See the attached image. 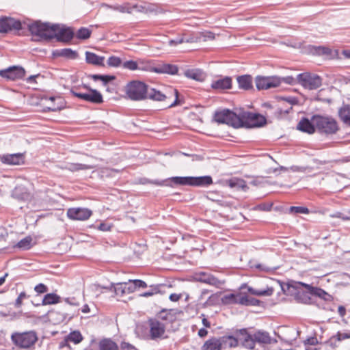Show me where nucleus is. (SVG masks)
I'll return each instance as SVG.
<instances>
[{"mask_svg":"<svg viewBox=\"0 0 350 350\" xmlns=\"http://www.w3.org/2000/svg\"><path fill=\"white\" fill-rule=\"evenodd\" d=\"M28 29L32 35L46 40L57 38L59 40L68 42L74 36L70 28L61 27L59 25L42 23L40 21L29 24Z\"/></svg>","mask_w":350,"mask_h":350,"instance_id":"nucleus-1","label":"nucleus"},{"mask_svg":"<svg viewBox=\"0 0 350 350\" xmlns=\"http://www.w3.org/2000/svg\"><path fill=\"white\" fill-rule=\"evenodd\" d=\"M124 92L126 98L131 100H144L147 99L148 85L141 81L133 80L124 87Z\"/></svg>","mask_w":350,"mask_h":350,"instance_id":"nucleus-2","label":"nucleus"},{"mask_svg":"<svg viewBox=\"0 0 350 350\" xmlns=\"http://www.w3.org/2000/svg\"><path fill=\"white\" fill-rule=\"evenodd\" d=\"M312 121L321 133L334 134L338 129L337 122L329 116L315 115L312 117Z\"/></svg>","mask_w":350,"mask_h":350,"instance_id":"nucleus-3","label":"nucleus"},{"mask_svg":"<svg viewBox=\"0 0 350 350\" xmlns=\"http://www.w3.org/2000/svg\"><path fill=\"white\" fill-rule=\"evenodd\" d=\"M12 342L21 349H29L38 340V336L34 331L25 332H15L11 336Z\"/></svg>","mask_w":350,"mask_h":350,"instance_id":"nucleus-4","label":"nucleus"},{"mask_svg":"<svg viewBox=\"0 0 350 350\" xmlns=\"http://www.w3.org/2000/svg\"><path fill=\"white\" fill-rule=\"evenodd\" d=\"M241 127L253 128L260 127L266 124V119L263 116L248 111H243L239 114Z\"/></svg>","mask_w":350,"mask_h":350,"instance_id":"nucleus-5","label":"nucleus"},{"mask_svg":"<svg viewBox=\"0 0 350 350\" xmlns=\"http://www.w3.org/2000/svg\"><path fill=\"white\" fill-rule=\"evenodd\" d=\"M214 119L215 122L221 124H226L234 128H240L239 114L237 115L229 109H223L215 113Z\"/></svg>","mask_w":350,"mask_h":350,"instance_id":"nucleus-6","label":"nucleus"},{"mask_svg":"<svg viewBox=\"0 0 350 350\" xmlns=\"http://www.w3.org/2000/svg\"><path fill=\"white\" fill-rule=\"evenodd\" d=\"M297 83L304 88L312 90L321 85L322 79L316 74L304 72L297 75Z\"/></svg>","mask_w":350,"mask_h":350,"instance_id":"nucleus-7","label":"nucleus"},{"mask_svg":"<svg viewBox=\"0 0 350 350\" xmlns=\"http://www.w3.org/2000/svg\"><path fill=\"white\" fill-rule=\"evenodd\" d=\"M193 280L217 288L221 287L224 284V281L219 280L212 273L201 271H197L193 274Z\"/></svg>","mask_w":350,"mask_h":350,"instance_id":"nucleus-8","label":"nucleus"},{"mask_svg":"<svg viewBox=\"0 0 350 350\" xmlns=\"http://www.w3.org/2000/svg\"><path fill=\"white\" fill-rule=\"evenodd\" d=\"M71 93L75 96L90 103L100 104L103 102L102 94L96 90L90 88L89 91L86 93L77 92L71 90Z\"/></svg>","mask_w":350,"mask_h":350,"instance_id":"nucleus-9","label":"nucleus"},{"mask_svg":"<svg viewBox=\"0 0 350 350\" xmlns=\"http://www.w3.org/2000/svg\"><path fill=\"white\" fill-rule=\"evenodd\" d=\"M255 83L256 88L258 90H268L279 86V79L277 76H257L255 79Z\"/></svg>","mask_w":350,"mask_h":350,"instance_id":"nucleus-10","label":"nucleus"},{"mask_svg":"<svg viewBox=\"0 0 350 350\" xmlns=\"http://www.w3.org/2000/svg\"><path fill=\"white\" fill-rule=\"evenodd\" d=\"M25 75V69L18 66H10L6 69L0 70V76L10 81L22 79Z\"/></svg>","mask_w":350,"mask_h":350,"instance_id":"nucleus-11","label":"nucleus"},{"mask_svg":"<svg viewBox=\"0 0 350 350\" xmlns=\"http://www.w3.org/2000/svg\"><path fill=\"white\" fill-rule=\"evenodd\" d=\"M92 214V211L87 208H70L67 211L68 217L72 220H87Z\"/></svg>","mask_w":350,"mask_h":350,"instance_id":"nucleus-12","label":"nucleus"},{"mask_svg":"<svg viewBox=\"0 0 350 350\" xmlns=\"http://www.w3.org/2000/svg\"><path fill=\"white\" fill-rule=\"evenodd\" d=\"M301 286H303L306 290H308V292L310 293V295H315L324 299H326L325 297L328 295V294L324 290L318 287H314L310 284L301 282H295L294 284L289 285V287H292L295 289H299Z\"/></svg>","mask_w":350,"mask_h":350,"instance_id":"nucleus-13","label":"nucleus"},{"mask_svg":"<svg viewBox=\"0 0 350 350\" xmlns=\"http://www.w3.org/2000/svg\"><path fill=\"white\" fill-rule=\"evenodd\" d=\"M21 28V23L10 17H0V32L4 33L12 29L18 30Z\"/></svg>","mask_w":350,"mask_h":350,"instance_id":"nucleus-14","label":"nucleus"},{"mask_svg":"<svg viewBox=\"0 0 350 350\" xmlns=\"http://www.w3.org/2000/svg\"><path fill=\"white\" fill-rule=\"evenodd\" d=\"M150 336L152 339L161 337L165 330V323L157 319L150 320Z\"/></svg>","mask_w":350,"mask_h":350,"instance_id":"nucleus-15","label":"nucleus"},{"mask_svg":"<svg viewBox=\"0 0 350 350\" xmlns=\"http://www.w3.org/2000/svg\"><path fill=\"white\" fill-rule=\"evenodd\" d=\"M184 75L188 79L197 81H204L206 77V73L200 68H191L184 71Z\"/></svg>","mask_w":350,"mask_h":350,"instance_id":"nucleus-16","label":"nucleus"},{"mask_svg":"<svg viewBox=\"0 0 350 350\" xmlns=\"http://www.w3.org/2000/svg\"><path fill=\"white\" fill-rule=\"evenodd\" d=\"M253 339L256 340V342L260 344H271L272 342H276L275 340H273L269 336L267 332L258 330L253 334Z\"/></svg>","mask_w":350,"mask_h":350,"instance_id":"nucleus-17","label":"nucleus"},{"mask_svg":"<svg viewBox=\"0 0 350 350\" xmlns=\"http://www.w3.org/2000/svg\"><path fill=\"white\" fill-rule=\"evenodd\" d=\"M211 86L213 89L218 90L230 89L232 86V79L229 77H225L224 78L215 80L212 82Z\"/></svg>","mask_w":350,"mask_h":350,"instance_id":"nucleus-18","label":"nucleus"},{"mask_svg":"<svg viewBox=\"0 0 350 350\" xmlns=\"http://www.w3.org/2000/svg\"><path fill=\"white\" fill-rule=\"evenodd\" d=\"M102 7L112 9L116 11H118L121 13H128L131 14L132 12L133 9H137L139 8L137 5H134L133 6L131 5L129 3H125L122 5H109L106 3H103Z\"/></svg>","mask_w":350,"mask_h":350,"instance_id":"nucleus-19","label":"nucleus"},{"mask_svg":"<svg viewBox=\"0 0 350 350\" xmlns=\"http://www.w3.org/2000/svg\"><path fill=\"white\" fill-rule=\"evenodd\" d=\"M1 161L8 165H19L23 161V155L21 153L5 154L2 156Z\"/></svg>","mask_w":350,"mask_h":350,"instance_id":"nucleus-20","label":"nucleus"},{"mask_svg":"<svg viewBox=\"0 0 350 350\" xmlns=\"http://www.w3.org/2000/svg\"><path fill=\"white\" fill-rule=\"evenodd\" d=\"M177 66L170 64H162L155 66L154 72L175 75L178 72Z\"/></svg>","mask_w":350,"mask_h":350,"instance_id":"nucleus-21","label":"nucleus"},{"mask_svg":"<svg viewBox=\"0 0 350 350\" xmlns=\"http://www.w3.org/2000/svg\"><path fill=\"white\" fill-rule=\"evenodd\" d=\"M12 196L13 198L20 200H28L31 197L27 189L22 185L16 186L13 190Z\"/></svg>","mask_w":350,"mask_h":350,"instance_id":"nucleus-22","label":"nucleus"},{"mask_svg":"<svg viewBox=\"0 0 350 350\" xmlns=\"http://www.w3.org/2000/svg\"><path fill=\"white\" fill-rule=\"evenodd\" d=\"M85 59L90 64L101 66H104L105 57L103 56H98L94 53L87 51L85 53Z\"/></svg>","mask_w":350,"mask_h":350,"instance_id":"nucleus-23","label":"nucleus"},{"mask_svg":"<svg viewBox=\"0 0 350 350\" xmlns=\"http://www.w3.org/2000/svg\"><path fill=\"white\" fill-rule=\"evenodd\" d=\"M315 124L306 118L302 119L297 125V129L301 131L312 134L315 131Z\"/></svg>","mask_w":350,"mask_h":350,"instance_id":"nucleus-24","label":"nucleus"},{"mask_svg":"<svg viewBox=\"0 0 350 350\" xmlns=\"http://www.w3.org/2000/svg\"><path fill=\"white\" fill-rule=\"evenodd\" d=\"M166 180L167 182L170 181L171 183H170V185L192 186V176H174Z\"/></svg>","mask_w":350,"mask_h":350,"instance_id":"nucleus-25","label":"nucleus"},{"mask_svg":"<svg viewBox=\"0 0 350 350\" xmlns=\"http://www.w3.org/2000/svg\"><path fill=\"white\" fill-rule=\"evenodd\" d=\"M213 183V179L210 176H192L193 187H205Z\"/></svg>","mask_w":350,"mask_h":350,"instance_id":"nucleus-26","label":"nucleus"},{"mask_svg":"<svg viewBox=\"0 0 350 350\" xmlns=\"http://www.w3.org/2000/svg\"><path fill=\"white\" fill-rule=\"evenodd\" d=\"M53 54L56 56L64 57L70 59H75L78 57L77 52L69 48L56 50Z\"/></svg>","mask_w":350,"mask_h":350,"instance_id":"nucleus-27","label":"nucleus"},{"mask_svg":"<svg viewBox=\"0 0 350 350\" xmlns=\"http://www.w3.org/2000/svg\"><path fill=\"white\" fill-rule=\"evenodd\" d=\"M94 167L95 166L93 165L69 163L66 165L64 168L70 172H74L79 170H91L94 169Z\"/></svg>","mask_w":350,"mask_h":350,"instance_id":"nucleus-28","label":"nucleus"},{"mask_svg":"<svg viewBox=\"0 0 350 350\" xmlns=\"http://www.w3.org/2000/svg\"><path fill=\"white\" fill-rule=\"evenodd\" d=\"M221 342L215 338L208 340L203 345L202 350H221Z\"/></svg>","mask_w":350,"mask_h":350,"instance_id":"nucleus-29","label":"nucleus"},{"mask_svg":"<svg viewBox=\"0 0 350 350\" xmlns=\"http://www.w3.org/2000/svg\"><path fill=\"white\" fill-rule=\"evenodd\" d=\"M340 119L345 124L350 126V105H345L338 110Z\"/></svg>","mask_w":350,"mask_h":350,"instance_id":"nucleus-30","label":"nucleus"},{"mask_svg":"<svg viewBox=\"0 0 350 350\" xmlns=\"http://www.w3.org/2000/svg\"><path fill=\"white\" fill-rule=\"evenodd\" d=\"M99 350H119L118 345L109 338H104L99 342Z\"/></svg>","mask_w":350,"mask_h":350,"instance_id":"nucleus-31","label":"nucleus"},{"mask_svg":"<svg viewBox=\"0 0 350 350\" xmlns=\"http://www.w3.org/2000/svg\"><path fill=\"white\" fill-rule=\"evenodd\" d=\"M239 86L241 89L250 90L252 88V78L250 75H242L237 77Z\"/></svg>","mask_w":350,"mask_h":350,"instance_id":"nucleus-32","label":"nucleus"},{"mask_svg":"<svg viewBox=\"0 0 350 350\" xmlns=\"http://www.w3.org/2000/svg\"><path fill=\"white\" fill-rule=\"evenodd\" d=\"M242 295L240 293L238 294H234V293H230L224 295L221 297V302L222 304L225 305H229V304H239V300L241 299Z\"/></svg>","mask_w":350,"mask_h":350,"instance_id":"nucleus-33","label":"nucleus"},{"mask_svg":"<svg viewBox=\"0 0 350 350\" xmlns=\"http://www.w3.org/2000/svg\"><path fill=\"white\" fill-rule=\"evenodd\" d=\"M147 98L157 101H163L167 98V96L154 88H148Z\"/></svg>","mask_w":350,"mask_h":350,"instance_id":"nucleus-34","label":"nucleus"},{"mask_svg":"<svg viewBox=\"0 0 350 350\" xmlns=\"http://www.w3.org/2000/svg\"><path fill=\"white\" fill-rule=\"evenodd\" d=\"M228 185L231 188L242 189L246 191L248 188L244 180L237 178H233L228 180Z\"/></svg>","mask_w":350,"mask_h":350,"instance_id":"nucleus-35","label":"nucleus"},{"mask_svg":"<svg viewBox=\"0 0 350 350\" xmlns=\"http://www.w3.org/2000/svg\"><path fill=\"white\" fill-rule=\"evenodd\" d=\"M221 345H225L230 348L236 347L239 344V337L235 338L232 336H226L220 338Z\"/></svg>","mask_w":350,"mask_h":350,"instance_id":"nucleus-36","label":"nucleus"},{"mask_svg":"<svg viewBox=\"0 0 350 350\" xmlns=\"http://www.w3.org/2000/svg\"><path fill=\"white\" fill-rule=\"evenodd\" d=\"M60 297L57 295L55 293H49L44 295L42 301V305H49V304H55L59 301Z\"/></svg>","mask_w":350,"mask_h":350,"instance_id":"nucleus-37","label":"nucleus"},{"mask_svg":"<svg viewBox=\"0 0 350 350\" xmlns=\"http://www.w3.org/2000/svg\"><path fill=\"white\" fill-rule=\"evenodd\" d=\"M172 312V310L163 309L157 314V318L163 321L172 322L175 317Z\"/></svg>","mask_w":350,"mask_h":350,"instance_id":"nucleus-38","label":"nucleus"},{"mask_svg":"<svg viewBox=\"0 0 350 350\" xmlns=\"http://www.w3.org/2000/svg\"><path fill=\"white\" fill-rule=\"evenodd\" d=\"M345 339H349L345 343V350H350V332L347 333L338 332L336 335L332 337V340L337 341H341Z\"/></svg>","mask_w":350,"mask_h":350,"instance_id":"nucleus-39","label":"nucleus"},{"mask_svg":"<svg viewBox=\"0 0 350 350\" xmlns=\"http://www.w3.org/2000/svg\"><path fill=\"white\" fill-rule=\"evenodd\" d=\"M260 301L254 297H250L247 295H242L239 300V304L243 306H258Z\"/></svg>","mask_w":350,"mask_h":350,"instance_id":"nucleus-40","label":"nucleus"},{"mask_svg":"<svg viewBox=\"0 0 350 350\" xmlns=\"http://www.w3.org/2000/svg\"><path fill=\"white\" fill-rule=\"evenodd\" d=\"M83 340V336L79 331H74L71 332L66 339V342H72L75 344L79 343Z\"/></svg>","mask_w":350,"mask_h":350,"instance_id":"nucleus-41","label":"nucleus"},{"mask_svg":"<svg viewBox=\"0 0 350 350\" xmlns=\"http://www.w3.org/2000/svg\"><path fill=\"white\" fill-rule=\"evenodd\" d=\"M138 70L146 71V72H154L155 66H153L150 62H146L144 60H139L138 61Z\"/></svg>","mask_w":350,"mask_h":350,"instance_id":"nucleus-42","label":"nucleus"},{"mask_svg":"<svg viewBox=\"0 0 350 350\" xmlns=\"http://www.w3.org/2000/svg\"><path fill=\"white\" fill-rule=\"evenodd\" d=\"M248 291L252 294L257 296H270L273 293L272 288H267L266 290H256L250 287Z\"/></svg>","mask_w":350,"mask_h":350,"instance_id":"nucleus-43","label":"nucleus"},{"mask_svg":"<svg viewBox=\"0 0 350 350\" xmlns=\"http://www.w3.org/2000/svg\"><path fill=\"white\" fill-rule=\"evenodd\" d=\"M309 293L304 292V291H298L295 295V299L301 303L303 304H308L310 302V297L309 296Z\"/></svg>","mask_w":350,"mask_h":350,"instance_id":"nucleus-44","label":"nucleus"},{"mask_svg":"<svg viewBox=\"0 0 350 350\" xmlns=\"http://www.w3.org/2000/svg\"><path fill=\"white\" fill-rule=\"evenodd\" d=\"M32 238L27 237L17 243V247L22 250H29L32 247Z\"/></svg>","mask_w":350,"mask_h":350,"instance_id":"nucleus-45","label":"nucleus"},{"mask_svg":"<svg viewBox=\"0 0 350 350\" xmlns=\"http://www.w3.org/2000/svg\"><path fill=\"white\" fill-rule=\"evenodd\" d=\"M91 77L94 81H98V80L102 81L105 85H107L109 81H113L116 79V77L113 75H92L91 76Z\"/></svg>","mask_w":350,"mask_h":350,"instance_id":"nucleus-46","label":"nucleus"},{"mask_svg":"<svg viewBox=\"0 0 350 350\" xmlns=\"http://www.w3.org/2000/svg\"><path fill=\"white\" fill-rule=\"evenodd\" d=\"M165 182H167V180H150L146 178H142L139 180V183L142 185L153 184V185H159V186H163V185L172 186V185H170V184H165Z\"/></svg>","mask_w":350,"mask_h":350,"instance_id":"nucleus-47","label":"nucleus"},{"mask_svg":"<svg viewBox=\"0 0 350 350\" xmlns=\"http://www.w3.org/2000/svg\"><path fill=\"white\" fill-rule=\"evenodd\" d=\"M91 35V31L85 27L80 28L77 32V38L78 39L85 40L90 38Z\"/></svg>","mask_w":350,"mask_h":350,"instance_id":"nucleus-48","label":"nucleus"},{"mask_svg":"<svg viewBox=\"0 0 350 350\" xmlns=\"http://www.w3.org/2000/svg\"><path fill=\"white\" fill-rule=\"evenodd\" d=\"M289 213L295 214H308L309 210L304 206H291L289 208Z\"/></svg>","mask_w":350,"mask_h":350,"instance_id":"nucleus-49","label":"nucleus"},{"mask_svg":"<svg viewBox=\"0 0 350 350\" xmlns=\"http://www.w3.org/2000/svg\"><path fill=\"white\" fill-rule=\"evenodd\" d=\"M122 67L125 69H128L130 70H137L139 68L138 61H137V62L133 61V60L126 61L123 63Z\"/></svg>","mask_w":350,"mask_h":350,"instance_id":"nucleus-50","label":"nucleus"},{"mask_svg":"<svg viewBox=\"0 0 350 350\" xmlns=\"http://www.w3.org/2000/svg\"><path fill=\"white\" fill-rule=\"evenodd\" d=\"M278 79H279V85L282 83L289 84V85H294L297 82V77L294 78L291 76H288V77H278Z\"/></svg>","mask_w":350,"mask_h":350,"instance_id":"nucleus-51","label":"nucleus"},{"mask_svg":"<svg viewBox=\"0 0 350 350\" xmlns=\"http://www.w3.org/2000/svg\"><path fill=\"white\" fill-rule=\"evenodd\" d=\"M123 285L126 294L133 293L136 290L133 280H129L128 282H123Z\"/></svg>","mask_w":350,"mask_h":350,"instance_id":"nucleus-52","label":"nucleus"},{"mask_svg":"<svg viewBox=\"0 0 350 350\" xmlns=\"http://www.w3.org/2000/svg\"><path fill=\"white\" fill-rule=\"evenodd\" d=\"M122 60L120 57L116 56H111L107 60V64L111 67H118L121 65Z\"/></svg>","mask_w":350,"mask_h":350,"instance_id":"nucleus-53","label":"nucleus"},{"mask_svg":"<svg viewBox=\"0 0 350 350\" xmlns=\"http://www.w3.org/2000/svg\"><path fill=\"white\" fill-rule=\"evenodd\" d=\"M239 340L241 341L242 344L247 340L252 338V335L249 334L245 329H240L239 332Z\"/></svg>","mask_w":350,"mask_h":350,"instance_id":"nucleus-54","label":"nucleus"},{"mask_svg":"<svg viewBox=\"0 0 350 350\" xmlns=\"http://www.w3.org/2000/svg\"><path fill=\"white\" fill-rule=\"evenodd\" d=\"M150 289L144 292L141 295L142 297H150L159 292V286L158 285H152L150 286Z\"/></svg>","mask_w":350,"mask_h":350,"instance_id":"nucleus-55","label":"nucleus"},{"mask_svg":"<svg viewBox=\"0 0 350 350\" xmlns=\"http://www.w3.org/2000/svg\"><path fill=\"white\" fill-rule=\"evenodd\" d=\"M199 37L201 38V41H206L208 40L215 39V34L211 31H204L198 33Z\"/></svg>","mask_w":350,"mask_h":350,"instance_id":"nucleus-56","label":"nucleus"},{"mask_svg":"<svg viewBox=\"0 0 350 350\" xmlns=\"http://www.w3.org/2000/svg\"><path fill=\"white\" fill-rule=\"evenodd\" d=\"M114 291L117 295L122 296L123 295L126 294L123 282L116 284Z\"/></svg>","mask_w":350,"mask_h":350,"instance_id":"nucleus-57","label":"nucleus"},{"mask_svg":"<svg viewBox=\"0 0 350 350\" xmlns=\"http://www.w3.org/2000/svg\"><path fill=\"white\" fill-rule=\"evenodd\" d=\"M316 51L319 55H330L332 50L329 48L325 46H318L316 48Z\"/></svg>","mask_w":350,"mask_h":350,"instance_id":"nucleus-58","label":"nucleus"},{"mask_svg":"<svg viewBox=\"0 0 350 350\" xmlns=\"http://www.w3.org/2000/svg\"><path fill=\"white\" fill-rule=\"evenodd\" d=\"M27 297V295L25 292H22L19 294L18 297L16 299L15 301V307L16 308H20L22 305L23 300Z\"/></svg>","mask_w":350,"mask_h":350,"instance_id":"nucleus-59","label":"nucleus"},{"mask_svg":"<svg viewBox=\"0 0 350 350\" xmlns=\"http://www.w3.org/2000/svg\"><path fill=\"white\" fill-rule=\"evenodd\" d=\"M34 290L38 294H41L46 293L48 291V288L44 284L40 283L35 286Z\"/></svg>","mask_w":350,"mask_h":350,"instance_id":"nucleus-60","label":"nucleus"},{"mask_svg":"<svg viewBox=\"0 0 350 350\" xmlns=\"http://www.w3.org/2000/svg\"><path fill=\"white\" fill-rule=\"evenodd\" d=\"M255 342L256 340H254L252 337L251 339L247 340L245 342H243V345L250 349H254L255 347Z\"/></svg>","mask_w":350,"mask_h":350,"instance_id":"nucleus-61","label":"nucleus"},{"mask_svg":"<svg viewBox=\"0 0 350 350\" xmlns=\"http://www.w3.org/2000/svg\"><path fill=\"white\" fill-rule=\"evenodd\" d=\"M200 41H201V38L199 37L198 33L196 36H191L187 38H185V42H187V43H192V42H200Z\"/></svg>","mask_w":350,"mask_h":350,"instance_id":"nucleus-62","label":"nucleus"},{"mask_svg":"<svg viewBox=\"0 0 350 350\" xmlns=\"http://www.w3.org/2000/svg\"><path fill=\"white\" fill-rule=\"evenodd\" d=\"M121 350H137L133 345L128 342H122L121 344Z\"/></svg>","mask_w":350,"mask_h":350,"instance_id":"nucleus-63","label":"nucleus"},{"mask_svg":"<svg viewBox=\"0 0 350 350\" xmlns=\"http://www.w3.org/2000/svg\"><path fill=\"white\" fill-rule=\"evenodd\" d=\"M134 280V283H135V289H137V288L147 287V284L144 281L141 280Z\"/></svg>","mask_w":350,"mask_h":350,"instance_id":"nucleus-64","label":"nucleus"}]
</instances>
